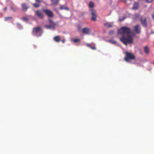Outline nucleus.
Returning <instances> with one entry per match:
<instances>
[{
    "label": "nucleus",
    "mask_w": 154,
    "mask_h": 154,
    "mask_svg": "<svg viewBox=\"0 0 154 154\" xmlns=\"http://www.w3.org/2000/svg\"><path fill=\"white\" fill-rule=\"evenodd\" d=\"M7 8L6 7H5L4 8V10L5 11H6L7 10Z\"/></svg>",
    "instance_id": "nucleus-32"
},
{
    "label": "nucleus",
    "mask_w": 154,
    "mask_h": 154,
    "mask_svg": "<svg viewBox=\"0 0 154 154\" xmlns=\"http://www.w3.org/2000/svg\"><path fill=\"white\" fill-rule=\"evenodd\" d=\"M139 3L137 2H135L133 7V9L136 10L138 8Z\"/></svg>",
    "instance_id": "nucleus-13"
},
{
    "label": "nucleus",
    "mask_w": 154,
    "mask_h": 154,
    "mask_svg": "<svg viewBox=\"0 0 154 154\" xmlns=\"http://www.w3.org/2000/svg\"><path fill=\"white\" fill-rule=\"evenodd\" d=\"M12 19L11 17H7L5 18V20H11Z\"/></svg>",
    "instance_id": "nucleus-25"
},
{
    "label": "nucleus",
    "mask_w": 154,
    "mask_h": 154,
    "mask_svg": "<svg viewBox=\"0 0 154 154\" xmlns=\"http://www.w3.org/2000/svg\"><path fill=\"white\" fill-rule=\"evenodd\" d=\"M73 42L75 43H76L79 42L80 41V39L79 38L75 39H73Z\"/></svg>",
    "instance_id": "nucleus-22"
},
{
    "label": "nucleus",
    "mask_w": 154,
    "mask_h": 154,
    "mask_svg": "<svg viewBox=\"0 0 154 154\" xmlns=\"http://www.w3.org/2000/svg\"><path fill=\"white\" fill-rule=\"evenodd\" d=\"M89 6L91 8L93 7L94 6V3L92 2H90L89 3Z\"/></svg>",
    "instance_id": "nucleus-19"
},
{
    "label": "nucleus",
    "mask_w": 154,
    "mask_h": 154,
    "mask_svg": "<svg viewBox=\"0 0 154 154\" xmlns=\"http://www.w3.org/2000/svg\"><path fill=\"white\" fill-rule=\"evenodd\" d=\"M64 6L63 5H61L60 7V10L65 9L67 10H69V9L67 7H64Z\"/></svg>",
    "instance_id": "nucleus-18"
},
{
    "label": "nucleus",
    "mask_w": 154,
    "mask_h": 154,
    "mask_svg": "<svg viewBox=\"0 0 154 154\" xmlns=\"http://www.w3.org/2000/svg\"><path fill=\"white\" fill-rule=\"evenodd\" d=\"M146 2L148 3L151 2L153 0H146Z\"/></svg>",
    "instance_id": "nucleus-28"
},
{
    "label": "nucleus",
    "mask_w": 154,
    "mask_h": 154,
    "mask_svg": "<svg viewBox=\"0 0 154 154\" xmlns=\"http://www.w3.org/2000/svg\"><path fill=\"white\" fill-rule=\"evenodd\" d=\"M86 45L87 46L91 48L92 50H96V48L94 44V45L93 46H92L91 45V44H89L88 43Z\"/></svg>",
    "instance_id": "nucleus-15"
},
{
    "label": "nucleus",
    "mask_w": 154,
    "mask_h": 154,
    "mask_svg": "<svg viewBox=\"0 0 154 154\" xmlns=\"http://www.w3.org/2000/svg\"><path fill=\"white\" fill-rule=\"evenodd\" d=\"M54 40L57 42H59L60 41V36L59 35L55 36L53 38Z\"/></svg>",
    "instance_id": "nucleus-12"
},
{
    "label": "nucleus",
    "mask_w": 154,
    "mask_h": 154,
    "mask_svg": "<svg viewBox=\"0 0 154 154\" xmlns=\"http://www.w3.org/2000/svg\"><path fill=\"white\" fill-rule=\"evenodd\" d=\"M32 5L35 7L36 8H38L40 6V5L38 4L33 3Z\"/></svg>",
    "instance_id": "nucleus-20"
},
{
    "label": "nucleus",
    "mask_w": 154,
    "mask_h": 154,
    "mask_svg": "<svg viewBox=\"0 0 154 154\" xmlns=\"http://www.w3.org/2000/svg\"><path fill=\"white\" fill-rule=\"evenodd\" d=\"M91 20L94 21H96L97 15L96 11L93 9H91Z\"/></svg>",
    "instance_id": "nucleus-4"
},
{
    "label": "nucleus",
    "mask_w": 154,
    "mask_h": 154,
    "mask_svg": "<svg viewBox=\"0 0 154 154\" xmlns=\"http://www.w3.org/2000/svg\"><path fill=\"white\" fill-rule=\"evenodd\" d=\"M118 33L122 35L120 38V41L125 45H127L128 44L132 43L133 41L132 36L129 35L131 33L130 28L123 26L118 30Z\"/></svg>",
    "instance_id": "nucleus-1"
},
{
    "label": "nucleus",
    "mask_w": 154,
    "mask_h": 154,
    "mask_svg": "<svg viewBox=\"0 0 154 154\" xmlns=\"http://www.w3.org/2000/svg\"><path fill=\"white\" fill-rule=\"evenodd\" d=\"M105 26H106L108 28L111 27L112 26V25L110 24H109L108 23H106L104 24Z\"/></svg>",
    "instance_id": "nucleus-23"
},
{
    "label": "nucleus",
    "mask_w": 154,
    "mask_h": 154,
    "mask_svg": "<svg viewBox=\"0 0 154 154\" xmlns=\"http://www.w3.org/2000/svg\"><path fill=\"white\" fill-rule=\"evenodd\" d=\"M125 56L124 58V60L127 62H128L129 60H134L135 59L134 55L131 53L127 51L125 52Z\"/></svg>",
    "instance_id": "nucleus-3"
},
{
    "label": "nucleus",
    "mask_w": 154,
    "mask_h": 154,
    "mask_svg": "<svg viewBox=\"0 0 154 154\" xmlns=\"http://www.w3.org/2000/svg\"><path fill=\"white\" fill-rule=\"evenodd\" d=\"M82 32L86 34H88L91 32V29L88 27H85L83 29Z\"/></svg>",
    "instance_id": "nucleus-10"
},
{
    "label": "nucleus",
    "mask_w": 154,
    "mask_h": 154,
    "mask_svg": "<svg viewBox=\"0 0 154 154\" xmlns=\"http://www.w3.org/2000/svg\"><path fill=\"white\" fill-rule=\"evenodd\" d=\"M45 27L47 29H51V28H52L53 29V28L50 25H46L45 26Z\"/></svg>",
    "instance_id": "nucleus-21"
},
{
    "label": "nucleus",
    "mask_w": 154,
    "mask_h": 154,
    "mask_svg": "<svg viewBox=\"0 0 154 154\" xmlns=\"http://www.w3.org/2000/svg\"><path fill=\"white\" fill-rule=\"evenodd\" d=\"M140 14L138 13H136L134 14L133 17V19L134 20H137L139 17Z\"/></svg>",
    "instance_id": "nucleus-14"
},
{
    "label": "nucleus",
    "mask_w": 154,
    "mask_h": 154,
    "mask_svg": "<svg viewBox=\"0 0 154 154\" xmlns=\"http://www.w3.org/2000/svg\"><path fill=\"white\" fill-rule=\"evenodd\" d=\"M52 3L54 5H57L59 3V0H51Z\"/></svg>",
    "instance_id": "nucleus-17"
},
{
    "label": "nucleus",
    "mask_w": 154,
    "mask_h": 154,
    "mask_svg": "<svg viewBox=\"0 0 154 154\" xmlns=\"http://www.w3.org/2000/svg\"><path fill=\"white\" fill-rule=\"evenodd\" d=\"M43 12L45 13L49 17L52 18L54 17L53 13L50 10L48 9H44Z\"/></svg>",
    "instance_id": "nucleus-5"
},
{
    "label": "nucleus",
    "mask_w": 154,
    "mask_h": 154,
    "mask_svg": "<svg viewBox=\"0 0 154 154\" xmlns=\"http://www.w3.org/2000/svg\"><path fill=\"white\" fill-rule=\"evenodd\" d=\"M109 42L113 44H115L116 43V41L112 39L109 40Z\"/></svg>",
    "instance_id": "nucleus-24"
},
{
    "label": "nucleus",
    "mask_w": 154,
    "mask_h": 154,
    "mask_svg": "<svg viewBox=\"0 0 154 154\" xmlns=\"http://www.w3.org/2000/svg\"><path fill=\"white\" fill-rule=\"evenodd\" d=\"M23 11H26L29 8V6L26 3H23L21 5Z\"/></svg>",
    "instance_id": "nucleus-9"
},
{
    "label": "nucleus",
    "mask_w": 154,
    "mask_h": 154,
    "mask_svg": "<svg viewBox=\"0 0 154 154\" xmlns=\"http://www.w3.org/2000/svg\"><path fill=\"white\" fill-rule=\"evenodd\" d=\"M125 19V18H123V19H119V20L121 21H123V20L124 19Z\"/></svg>",
    "instance_id": "nucleus-31"
},
{
    "label": "nucleus",
    "mask_w": 154,
    "mask_h": 154,
    "mask_svg": "<svg viewBox=\"0 0 154 154\" xmlns=\"http://www.w3.org/2000/svg\"><path fill=\"white\" fill-rule=\"evenodd\" d=\"M42 29L41 27L38 26L33 29L32 34L35 35L39 36L41 35Z\"/></svg>",
    "instance_id": "nucleus-2"
},
{
    "label": "nucleus",
    "mask_w": 154,
    "mask_h": 154,
    "mask_svg": "<svg viewBox=\"0 0 154 154\" xmlns=\"http://www.w3.org/2000/svg\"><path fill=\"white\" fill-rule=\"evenodd\" d=\"M144 51L146 54H149V50L147 46H146L144 47Z\"/></svg>",
    "instance_id": "nucleus-16"
},
{
    "label": "nucleus",
    "mask_w": 154,
    "mask_h": 154,
    "mask_svg": "<svg viewBox=\"0 0 154 154\" xmlns=\"http://www.w3.org/2000/svg\"><path fill=\"white\" fill-rule=\"evenodd\" d=\"M22 19L23 20L25 21H27L28 20V18L26 17H23L22 18Z\"/></svg>",
    "instance_id": "nucleus-26"
},
{
    "label": "nucleus",
    "mask_w": 154,
    "mask_h": 154,
    "mask_svg": "<svg viewBox=\"0 0 154 154\" xmlns=\"http://www.w3.org/2000/svg\"><path fill=\"white\" fill-rule=\"evenodd\" d=\"M153 64L154 65V62H153Z\"/></svg>",
    "instance_id": "nucleus-33"
},
{
    "label": "nucleus",
    "mask_w": 154,
    "mask_h": 154,
    "mask_svg": "<svg viewBox=\"0 0 154 154\" xmlns=\"http://www.w3.org/2000/svg\"><path fill=\"white\" fill-rule=\"evenodd\" d=\"M62 42L63 43H64L65 42V39H63L61 40Z\"/></svg>",
    "instance_id": "nucleus-30"
},
{
    "label": "nucleus",
    "mask_w": 154,
    "mask_h": 154,
    "mask_svg": "<svg viewBox=\"0 0 154 154\" xmlns=\"http://www.w3.org/2000/svg\"><path fill=\"white\" fill-rule=\"evenodd\" d=\"M36 2L38 3H40L41 2L42 0H35Z\"/></svg>",
    "instance_id": "nucleus-27"
},
{
    "label": "nucleus",
    "mask_w": 154,
    "mask_h": 154,
    "mask_svg": "<svg viewBox=\"0 0 154 154\" xmlns=\"http://www.w3.org/2000/svg\"><path fill=\"white\" fill-rule=\"evenodd\" d=\"M134 30L136 34H140L141 33V27L139 24H137L134 26Z\"/></svg>",
    "instance_id": "nucleus-6"
},
{
    "label": "nucleus",
    "mask_w": 154,
    "mask_h": 154,
    "mask_svg": "<svg viewBox=\"0 0 154 154\" xmlns=\"http://www.w3.org/2000/svg\"><path fill=\"white\" fill-rule=\"evenodd\" d=\"M114 32L113 31H109V33L110 34H111Z\"/></svg>",
    "instance_id": "nucleus-29"
},
{
    "label": "nucleus",
    "mask_w": 154,
    "mask_h": 154,
    "mask_svg": "<svg viewBox=\"0 0 154 154\" xmlns=\"http://www.w3.org/2000/svg\"><path fill=\"white\" fill-rule=\"evenodd\" d=\"M49 21L50 25L54 29V27L56 25V23L50 19H49Z\"/></svg>",
    "instance_id": "nucleus-11"
},
{
    "label": "nucleus",
    "mask_w": 154,
    "mask_h": 154,
    "mask_svg": "<svg viewBox=\"0 0 154 154\" xmlns=\"http://www.w3.org/2000/svg\"><path fill=\"white\" fill-rule=\"evenodd\" d=\"M140 21L142 25L144 27L147 26L146 19V17H141L140 18Z\"/></svg>",
    "instance_id": "nucleus-8"
},
{
    "label": "nucleus",
    "mask_w": 154,
    "mask_h": 154,
    "mask_svg": "<svg viewBox=\"0 0 154 154\" xmlns=\"http://www.w3.org/2000/svg\"><path fill=\"white\" fill-rule=\"evenodd\" d=\"M35 15L39 18L42 19L44 18L43 13L39 10L35 11Z\"/></svg>",
    "instance_id": "nucleus-7"
}]
</instances>
